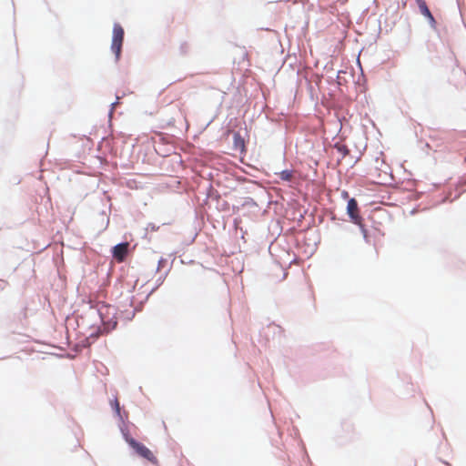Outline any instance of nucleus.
<instances>
[{
  "instance_id": "0eeeda50",
  "label": "nucleus",
  "mask_w": 466,
  "mask_h": 466,
  "mask_svg": "<svg viewBox=\"0 0 466 466\" xmlns=\"http://www.w3.org/2000/svg\"><path fill=\"white\" fill-rule=\"evenodd\" d=\"M233 138H234V147H235V148L240 149V150H244V148H245V141L242 138V137L240 136V134L238 133V132L234 133Z\"/></svg>"
},
{
  "instance_id": "6e6552de",
  "label": "nucleus",
  "mask_w": 466,
  "mask_h": 466,
  "mask_svg": "<svg viewBox=\"0 0 466 466\" xmlns=\"http://www.w3.org/2000/svg\"><path fill=\"white\" fill-rule=\"evenodd\" d=\"M293 174H294L293 170H289V169H286V170H283V171H281L279 173H277L278 177L280 179L284 180V181H290V180H292Z\"/></svg>"
},
{
  "instance_id": "423d86ee",
  "label": "nucleus",
  "mask_w": 466,
  "mask_h": 466,
  "mask_svg": "<svg viewBox=\"0 0 466 466\" xmlns=\"http://www.w3.org/2000/svg\"><path fill=\"white\" fill-rule=\"evenodd\" d=\"M418 7L422 15L428 18L430 24L434 26L436 24V21L431 15L426 2L424 0H417Z\"/></svg>"
},
{
  "instance_id": "1a4fd4ad",
  "label": "nucleus",
  "mask_w": 466,
  "mask_h": 466,
  "mask_svg": "<svg viewBox=\"0 0 466 466\" xmlns=\"http://www.w3.org/2000/svg\"><path fill=\"white\" fill-rule=\"evenodd\" d=\"M111 405L116 412V414L121 418V412H120V405L118 400L116 398L111 401Z\"/></svg>"
},
{
  "instance_id": "9d476101",
  "label": "nucleus",
  "mask_w": 466,
  "mask_h": 466,
  "mask_svg": "<svg viewBox=\"0 0 466 466\" xmlns=\"http://www.w3.org/2000/svg\"><path fill=\"white\" fill-rule=\"evenodd\" d=\"M167 260L163 258H161L159 260H158V264H157V270H159L161 268L164 267V265L166 264Z\"/></svg>"
},
{
  "instance_id": "f03ea898",
  "label": "nucleus",
  "mask_w": 466,
  "mask_h": 466,
  "mask_svg": "<svg viewBox=\"0 0 466 466\" xmlns=\"http://www.w3.org/2000/svg\"><path fill=\"white\" fill-rule=\"evenodd\" d=\"M127 443L137 452V455L146 459L154 465H157V459L153 452L146 447L143 443L135 441L133 438L127 439Z\"/></svg>"
},
{
  "instance_id": "20e7f679",
  "label": "nucleus",
  "mask_w": 466,
  "mask_h": 466,
  "mask_svg": "<svg viewBox=\"0 0 466 466\" xmlns=\"http://www.w3.org/2000/svg\"><path fill=\"white\" fill-rule=\"evenodd\" d=\"M347 213L351 218V221L356 225H361L362 218L360 215L358 202L355 198H350L347 205Z\"/></svg>"
},
{
  "instance_id": "39448f33",
  "label": "nucleus",
  "mask_w": 466,
  "mask_h": 466,
  "mask_svg": "<svg viewBox=\"0 0 466 466\" xmlns=\"http://www.w3.org/2000/svg\"><path fill=\"white\" fill-rule=\"evenodd\" d=\"M128 246L129 244L127 242L117 244L113 248V257L118 261L122 262L125 260L127 252H128Z\"/></svg>"
},
{
  "instance_id": "f257e3e1",
  "label": "nucleus",
  "mask_w": 466,
  "mask_h": 466,
  "mask_svg": "<svg viewBox=\"0 0 466 466\" xmlns=\"http://www.w3.org/2000/svg\"><path fill=\"white\" fill-rule=\"evenodd\" d=\"M98 313L103 325L106 330L116 328L117 321L115 318V309L109 305L101 304L98 308Z\"/></svg>"
},
{
  "instance_id": "7ed1b4c3",
  "label": "nucleus",
  "mask_w": 466,
  "mask_h": 466,
  "mask_svg": "<svg viewBox=\"0 0 466 466\" xmlns=\"http://www.w3.org/2000/svg\"><path fill=\"white\" fill-rule=\"evenodd\" d=\"M124 34L123 27L119 24H115L113 27L111 49L116 56V60H118L120 57Z\"/></svg>"
}]
</instances>
